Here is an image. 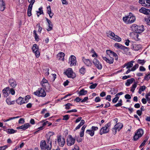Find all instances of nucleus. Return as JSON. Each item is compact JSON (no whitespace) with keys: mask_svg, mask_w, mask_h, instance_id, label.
Segmentation results:
<instances>
[{"mask_svg":"<svg viewBox=\"0 0 150 150\" xmlns=\"http://www.w3.org/2000/svg\"><path fill=\"white\" fill-rule=\"evenodd\" d=\"M123 20L126 23L130 24L134 22L136 20V18L135 16L130 13L128 16L123 17Z\"/></svg>","mask_w":150,"mask_h":150,"instance_id":"f257e3e1","label":"nucleus"},{"mask_svg":"<svg viewBox=\"0 0 150 150\" xmlns=\"http://www.w3.org/2000/svg\"><path fill=\"white\" fill-rule=\"evenodd\" d=\"M34 94L38 97H44L46 95V93L44 90L42 88H40L38 90L35 92Z\"/></svg>","mask_w":150,"mask_h":150,"instance_id":"f03ea898","label":"nucleus"},{"mask_svg":"<svg viewBox=\"0 0 150 150\" xmlns=\"http://www.w3.org/2000/svg\"><path fill=\"white\" fill-rule=\"evenodd\" d=\"M111 124L109 122L106 124L104 127L101 128L100 130V134L102 135L103 134L108 133L109 131V127L110 126Z\"/></svg>","mask_w":150,"mask_h":150,"instance_id":"7ed1b4c3","label":"nucleus"},{"mask_svg":"<svg viewBox=\"0 0 150 150\" xmlns=\"http://www.w3.org/2000/svg\"><path fill=\"white\" fill-rule=\"evenodd\" d=\"M64 73L69 78H74L76 76L75 74L73 72L71 68H68L64 72Z\"/></svg>","mask_w":150,"mask_h":150,"instance_id":"20e7f679","label":"nucleus"},{"mask_svg":"<svg viewBox=\"0 0 150 150\" xmlns=\"http://www.w3.org/2000/svg\"><path fill=\"white\" fill-rule=\"evenodd\" d=\"M108 36L110 38L118 42L121 41V39L118 36L115 35L114 33L111 31H110L108 34Z\"/></svg>","mask_w":150,"mask_h":150,"instance_id":"39448f33","label":"nucleus"},{"mask_svg":"<svg viewBox=\"0 0 150 150\" xmlns=\"http://www.w3.org/2000/svg\"><path fill=\"white\" fill-rule=\"evenodd\" d=\"M42 86L47 90H49L50 89V86L47 80L44 78L41 82Z\"/></svg>","mask_w":150,"mask_h":150,"instance_id":"423d86ee","label":"nucleus"},{"mask_svg":"<svg viewBox=\"0 0 150 150\" xmlns=\"http://www.w3.org/2000/svg\"><path fill=\"white\" fill-rule=\"evenodd\" d=\"M75 142V139L73 138L71 135H69L67 139V144L68 146H71L73 145Z\"/></svg>","mask_w":150,"mask_h":150,"instance_id":"0eeeda50","label":"nucleus"},{"mask_svg":"<svg viewBox=\"0 0 150 150\" xmlns=\"http://www.w3.org/2000/svg\"><path fill=\"white\" fill-rule=\"evenodd\" d=\"M76 57L73 55H71L69 58V63L70 64V66L72 67L76 65Z\"/></svg>","mask_w":150,"mask_h":150,"instance_id":"6e6552de","label":"nucleus"},{"mask_svg":"<svg viewBox=\"0 0 150 150\" xmlns=\"http://www.w3.org/2000/svg\"><path fill=\"white\" fill-rule=\"evenodd\" d=\"M144 133L143 130L142 129H139L137 132H136L134 137V140L135 141L137 140L139 138L141 137L143 135Z\"/></svg>","mask_w":150,"mask_h":150,"instance_id":"1a4fd4ad","label":"nucleus"},{"mask_svg":"<svg viewBox=\"0 0 150 150\" xmlns=\"http://www.w3.org/2000/svg\"><path fill=\"white\" fill-rule=\"evenodd\" d=\"M57 138L58 144L61 147H63L65 143L64 138L62 137L60 135L57 136Z\"/></svg>","mask_w":150,"mask_h":150,"instance_id":"9d476101","label":"nucleus"},{"mask_svg":"<svg viewBox=\"0 0 150 150\" xmlns=\"http://www.w3.org/2000/svg\"><path fill=\"white\" fill-rule=\"evenodd\" d=\"M32 49L36 57H38L40 55V53L38 50V47L37 45L36 44H34L32 47Z\"/></svg>","mask_w":150,"mask_h":150,"instance_id":"9b49d317","label":"nucleus"},{"mask_svg":"<svg viewBox=\"0 0 150 150\" xmlns=\"http://www.w3.org/2000/svg\"><path fill=\"white\" fill-rule=\"evenodd\" d=\"M93 62L96 67L99 69H101L102 67L101 63L98 60L96 59H94L93 60Z\"/></svg>","mask_w":150,"mask_h":150,"instance_id":"f8f14e48","label":"nucleus"},{"mask_svg":"<svg viewBox=\"0 0 150 150\" xmlns=\"http://www.w3.org/2000/svg\"><path fill=\"white\" fill-rule=\"evenodd\" d=\"M17 103L19 105H22L28 102L27 98L19 97L16 100Z\"/></svg>","mask_w":150,"mask_h":150,"instance_id":"ddd939ff","label":"nucleus"},{"mask_svg":"<svg viewBox=\"0 0 150 150\" xmlns=\"http://www.w3.org/2000/svg\"><path fill=\"white\" fill-rule=\"evenodd\" d=\"M139 11L140 12L146 15H150V10L144 7H142L139 10Z\"/></svg>","mask_w":150,"mask_h":150,"instance_id":"4468645a","label":"nucleus"},{"mask_svg":"<svg viewBox=\"0 0 150 150\" xmlns=\"http://www.w3.org/2000/svg\"><path fill=\"white\" fill-rule=\"evenodd\" d=\"M82 61L87 66L90 67L92 65V64L91 62L88 59H86L84 57H83Z\"/></svg>","mask_w":150,"mask_h":150,"instance_id":"2eb2a0df","label":"nucleus"},{"mask_svg":"<svg viewBox=\"0 0 150 150\" xmlns=\"http://www.w3.org/2000/svg\"><path fill=\"white\" fill-rule=\"evenodd\" d=\"M2 92L4 96L6 97L9 95L10 93L9 87H7L5 88L2 90Z\"/></svg>","mask_w":150,"mask_h":150,"instance_id":"dca6fc26","label":"nucleus"},{"mask_svg":"<svg viewBox=\"0 0 150 150\" xmlns=\"http://www.w3.org/2000/svg\"><path fill=\"white\" fill-rule=\"evenodd\" d=\"M106 52L107 54L115 57L116 60H117L118 59L117 55V54L114 52L110 50H107L106 51Z\"/></svg>","mask_w":150,"mask_h":150,"instance_id":"f3484780","label":"nucleus"},{"mask_svg":"<svg viewBox=\"0 0 150 150\" xmlns=\"http://www.w3.org/2000/svg\"><path fill=\"white\" fill-rule=\"evenodd\" d=\"M102 58L106 62L109 64H112L113 63L114 58L112 57H110V58L108 59L105 57H102Z\"/></svg>","mask_w":150,"mask_h":150,"instance_id":"a211bd4d","label":"nucleus"},{"mask_svg":"<svg viewBox=\"0 0 150 150\" xmlns=\"http://www.w3.org/2000/svg\"><path fill=\"white\" fill-rule=\"evenodd\" d=\"M114 47L117 49H121L122 50H125L126 49H128V48L124 46H123L121 44L119 43H116L114 44Z\"/></svg>","mask_w":150,"mask_h":150,"instance_id":"6ab92c4d","label":"nucleus"},{"mask_svg":"<svg viewBox=\"0 0 150 150\" xmlns=\"http://www.w3.org/2000/svg\"><path fill=\"white\" fill-rule=\"evenodd\" d=\"M30 126V125L29 123H25L24 125L17 127V129H22L24 130L28 129Z\"/></svg>","mask_w":150,"mask_h":150,"instance_id":"aec40b11","label":"nucleus"},{"mask_svg":"<svg viewBox=\"0 0 150 150\" xmlns=\"http://www.w3.org/2000/svg\"><path fill=\"white\" fill-rule=\"evenodd\" d=\"M137 29V30L136 33H139L142 32L144 30V26L142 25L141 26H138Z\"/></svg>","mask_w":150,"mask_h":150,"instance_id":"412c9836","label":"nucleus"},{"mask_svg":"<svg viewBox=\"0 0 150 150\" xmlns=\"http://www.w3.org/2000/svg\"><path fill=\"white\" fill-rule=\"evenodd\" d=\"M5 8V4L3 0L0 1V10L3 11Z\"/></svg>","mask_w":150,"mask_h":150,"instance_id":"4be33fe9","label":"nucleus"},{"mask_svg":"<svg viewBox=\"0 0 150 150\" xmlns=\"http://www.w3.org/2000/svg\"><path fill=\"white\" fill-rule=\"evenodd\" d=\"M10 86L12 87L15 88L17 83L13 79H10L9 80Z\"/></svg>","mask_w":150,"mask_h":150,"instance_id":"5701e85b","label":"nucleus"},{"mask_svg":"<svg viewBox=\"0 0 150 150\" xmlns=\"http://www.w3.org/2000/svg\"><path fill=\"white\" fill-rule=\"evenodd\" d=\"M46 145V142L45 140H42L40 143V147L41 149H45Z\"/></svg>","mask_w":150,"mask_h":150,"instance_id":"b1692460","label":"nucleus"},{"mask_svg":"<svg viewBox=\"0 0 150 150\" xmlns=\"http://www.w3.org/2000/svg\"><path fill=\"white\" fill-rule=\"evenodd\" d=\"M115 127L117 129L118 131H120L123 127V125L122 123L119 122L115 125Z\"/></svg>","mask_w":150,"mask_h":150,"instance_id":"393cba45","label":"nucleus"},{"mask_svg":"<svg viewBox=\"0 0 150 150\" xmlns=\"http://www.w3.org/2000/svg\"><path fill=\"white\" fill-rule=\"evenodd\" d=\"M134 81V79L133 78L127 79L125 83V85L127 86H129Z\"/></svg>","mask_w":150,"mask_h":150,"instance_id":"a878e982","label":"nucleus"},{"mask_svg":"<svg viewBox=\"0 0 150 150\" xmlns=\"http://www.w3.org/2000/svg\"><path fill=\"white\" fill-rule=\"evenodd\" d=\"M86 127V126L84 125L81 128V130L80 133V137H82L83 136L84 131Z\"/></svg>","mask_w":150,"mask_h":150,"instance_id":"bb28decb","label":"nucleus"},{"mask_svg":"<svg viewBox=\"0 0 150 150\" xmlns=\"http://www.w3.org/2000/svg\"><path fill=\"white\" fill-rule=\"evenodd\" d=\"M142 46L140 45L134 44L133 46L134 50L136 51H137L141 48Z\"/></svg>","mask_w":150,"mask_h":150,"instance_id":"cd10ccee","label":"nucleus"},{"mask_svg":"<svg viewBox=\"0 0 150 150\" xmlns=\"http://www.w3.org/2000/svg\"><path fill=\"white\" fill-rule=\"evenodd\" d=\"M47 13L49 14L50 17L52 18L53 15V13L51 12L50 6H48L47 7Z\"/></svg>","mask_w":150,"mask_h":150,"instance_id":"c85d7f7f","label":"nucleus"},{"mask_svg":"<svg viewBox=\"0 0 150 150\" xmlns=\"http://www.w3.org/2000/svg\"><path fill=\"white\" fill-rule=\"evenodd\" d=\"M52 148V141L51 140L50 142L48 144H46L45 149L47 150H50Z\"/></svg>","mask_w":150,"mask_h":150,"instance_id":"c756f323","label":"nucleus"},{"mask_svg":"<svg viewBox=\"0 0 150 150\" xmlns=\"http://www.w3.org/2000/svg\"><path fill=\"white\" fill-rule=\"evenodd\" d=\"M134 62L133 61H132L129 62L127 63V67L126 69H129L130 68L132 67L133 66V63Z\"/></svg>","mask_w":150,"mask_h":150,"instance_id":"7c9ffc66","label":"nucleus"},{"mask_svg":"<svg viewBox=\"0 0 150 150\" xmlns=\"http://www.w3.org/2000/svg\"><path fill=\"white\" fill-rule=\"evenodd\" d=\"M6 103L9 105L14 104V102L13 101H11V98H8L6 100Z\"/></svg>","mask_w":150,"mask_h":150,"instance_id":"2f4dec72","label":"nucleus"},{"mask_svg":"<svg viewBox=\"0 0 150 150\" xmlns=\"http://www.w3.org/2000/svg\"><path fill=\"white\" fill-rule=\"evenodd\" d=\"M32 7H31V5H29L27 12L28 15L29 16H30L32 15L31 11L32 9Z\"/></svg>","mask_w":150,"mask_h":150,"instance_id":"473e14b6","label":"nucleus"},{"mask_svg":"<svg viewBox=\"0 0 150 150\" xmlns=\"http://www.w3.org/2000/svg\"><path fill=\"white\" fill-rule=\"evenodd\" d=\"M87 93V91L86 90H84L83 89L81 90L79 93V96L84 95Z\"/></svg>","mask_w":150,"mask_h":150,"instance_id":"72a5a7b5","label":"nucleus"},{"mask_svg":"<svg viewBox=\"0 0 150 150\" xmlns=\"http://www.w3.org/2000/svg\"><path fill=\"white\" fill-rule=\"evenodd\" d=\"M146 87L145 86H141L139 89L138 93L141 94L142 91H144L146 89Z\"/></svg>","mask_w":150,"mask_h":150,"instance_id":"f704fd0d","label":"nucleus"},{"mask_svg":"<svg viewBox=\"0 0 150 150\" xmlns=\"http://www.w3.org/2000/svg\"><path fill=\"white\" fill-rule=\"evenodd\" d=\"M86 133L89 134L91 136H93L94 134V131H92V130H87L86 131Z\"/></svg>","mask_w":150,"mask_h":150,"instance_id":"c9c22d12","label":"nucleus"},{"mask_svg":"<svg viewBox=\"0 0 150 150\" xmlns=\"http://www.w3.org/2000/svg\"><path fill=\"white\" fill-rule=\"evenodd\" d=\"M137 83H134L131 87V89L130 91L133 93L134 92L135 89L137 86Z\"/></svg>","mask_w":150,"mask_h":150,"instance_id":"e433bc0d","label":"nucleus"},{"mask_svg":"<svg viewBox=\"0 0 150 150\" xmlns=\"http://www.w3.org/2000/svg\"><path fill=\"white\" fill-rule=\"evenodd\" d=\"M16 132V130H15L13 129H7V133L9 134L14 133Z\"/></svg>","mask_w":150,"mask_h":150,"instance_id":"4c0bfd02","label":"nucleus"},{"mask_svg":"<svg viewBox=\"0 0 150 150\" xmlns=\"http://www.w3.org/2000/svg\"><path fill=\"white\" fill-rule=\"evenodd\" d=\"M138 26V25H137L134 24L131 26V28L132 30L136 32L137 28V27Z\"/></svg>","mask_w":150,"mask_h":150,"instance_id":"58836bf2","label":"nucleus"},{"mask_svg":"<svg viewBox=\"0 0 150 150\" xmlns=\"http://www.w3.org/2000/svg\"><path fill=\"white\" fill-rule=\"evenodd\" d=\"M91 85L89 86V88L91 89L95 88L98 85L97 83H91Z\"/></svg>","mask_w":150,"mask_h":150,"instance_id":"ea45409f","label":"nucleus"},{"mask_svg":"<svg viewBox=\"0 0 150 150\" xmlns=\"http://www.w3.org/2000/svg\"><path fill=\"white\" fill-rule=\"evenodd\" d=\"M145 4H144L143 6L146 7H150V0H145Z\"/></svg>","mask_w":150,"mask_h":150,"instance_id":"a19ab883","label":"nucleus"},{"mask_svg":"<svg viewBox=\"0 0 150 150\" xmlns=\"http://www.w3.org/2000/svg\"><path fill=\"white\" fill-rule=\"evenodd\" d=\"M122 100L121 99L120 100L118 101V103L114 105V106L116 107H118L121 106L122 105Z\"/></svg>","mask_w":150,"mask_h":150,"instance_id":"79ce46f5","label":"nucleus"},{"mask_svg":"<svg viewBox=\"0 0 150 150\" xmlns=\"http://www.w3.org/2000/svg\"><path fill=\"white\" fill-rule=\"evenodd\" d=\"M39 11H37V16L39 17V15L43 13V11L42 10V8H39Z\"/></svg>","mask_w":150,"mask_h":150,"instance_id":"37998d69","label":"nucleus"},{"mask_svg":"<svg viewBox=\"0 0 150 150\" xmlns=\"http://www.w3.org/2000/svg\"><path fill=\"white\" fill-rule=\"evenodd\" d=\"M149 138V137H147L146 138V139L144 140V141L141 144V145L139 147V148H142V147L144 146L146 142L148 139V138Z\"/></svg>","mask_w":150,"mask_h":150,"instance_id":"c03bdc74","label":"nucleus"},{"mask_svg":"<svg viewBox=\"0 0 150 150\" xmlns=\"http://www.w3.org/2000/svg\"><path fill=\"white\" fill-rule=\"evenodd\" d=\"M137 62L140 64L143 65L145 63V61L144 59L141 60L139 59L137 60Z\"/></svg>","mask_w":150,"mask_h":150,"instance_id":"a18cd8bd","label":"nucleus"},{"mask_svg":"<svg viewBox=\"0 0 150 150\" xmlns=\"http://www.w3.org/2000/svg\"><path fill=\"white\" fill-rule=\"evenodd\" d=\"M65 56V54L64 53L62 52H60L57 55L58 57H60L62 58V59H64V57Z\"/></svg>","mask_w":150,"mask_h":150,"instance_id":"49530a36","label":"nucleus"},{"mask_svg":"<svg viewBox=\"0 0 150 150\" xmlns=\"http://www.w3.org/2000/svg\"><path fill=\"white\" fill-rule=\"evenodd\" d=\"M79 71L81 74H83L85 73V69L83 67H82L80 69Z\"/></svg>","mask_w":150,"mask_h":150,"instance_id":"de8ad7c7","label":"nucleus"},{"mask_svg":"<svg viewBox=\"0 0 150 150\" xmlns=\"http://www.w3.org/2000/svg\"><path fill=\"white\" fill-rule=\"evenodd\" d=\"M72 105L70 103H68L65 105V108L66 109L68 110L70 108V106H72Z\"/></svg>","mask_w":150,"mask_h":150,"instance_id":"09e8293b","label":"nucleus"},{"mask_svg":"<svg viewBox=\"0 0 150 150\" xmlns=\"http://www.w3.org/2000/svg\"><path fill=\"white\" fill-rule=\"evenodd\" d=\"M139 65L138 64H136L134 65L133 67L131 69V71H134L136 70L137 68H138Z\"/></svg>","mask_w":150,"mask_h":150,"instance_id":"8fccbe9b","label":"nucleus"},{"mask_svg":"<svg viewBox=\"0 0 150 150\" xmlns=\"http://www.w3.org/2000/svg\"><path fill=\"white\" fill-rule=\"evenodd\" d=\"M51 137V135H50L49 136H46V138L47 139L46 142H47V144H49V143L51 141L50 140Z\"/></svg>","mask_w":150,"mask_h":150,"instance_id":"3c124183","label":"nucleus"},{"mask_svg":"<svg viewBox=\"0 0 150 150\" xmlns=\"http://www.w3.org/2000/svg\"><path fill=\"white\" fill-rule=\"evenodd\" d=\"M145 21L148 25H150V16L147 18H145Z\"/></svg>","mask_w":150,"mask_h":150,"instance_id":"603ef678","label":"nucleus"},{"mask_svg":"<svg viewBox=\"0 0 150 150\" xmlns=\"http://www.w3.org/2000/svg\"><path fill=\"white\" fill-rule=\"evenodd\" d=\"M119 98V97L118 96H115V97L112 100V102L113 103H116L117 101Z\"/></svg>","mask_w":150,"mask_h":150,"instance_id":"864d4df0","label":"nucleus"},{"mask_svg":"<svg viewBox=\"0 0 150 150\" xmlns=\"http://www.w3.org/2000/svg\"><path fill=\"white\" fill-rule=\"evenodd\" d=\"M117 130V128L115 127V126H114V127H113L112 128V132L113 134H115L116 133Z\"/></svg>","mask_w":150,"mask_h":150,"instance_id":"5fc2aeb1","label":"nucleus"},{"mask_svg":"<svg viewBox=\"0 0 150 150\" xmlns=\"http://www.w3.org/2000/svg\"><path fill=\"white\" fill-rule=\"evenodd\" d=\"M28 2L30 3L29 5H31V7H32L33 4L35 2V0H28Z\"/></svg>","mask_w":150,"mask_h":150,"instance_id":"6e6d98bb","label":"nucleus"},{"mask_svg":"<svg viewBox=\"0 0 150 150\" xmlns=\"http://www.w3.org/2000/svg\"><path fill=\"white\" fill-rule=\"evenodd\" d=\"M150 78V76L149 74L146 75L144 77V80L148 81Z\"/></svg>","mask_w":150,"mask_h":150,"instance_id":"4d7b16f0","label":"nucleus"},{"mask_svg":"<svg viewBox=\"0 0 150 150\" xmlns=\"http://www.w3.org/2000/svg\"><path fill=\"white\" fill-rule=\"evenodd\" d=\"M48 27L47 28V30L48 31H50L52 30V25H48Z\"/></svg>","mask_w":150,"mask_h":150,"instance_id":"13d9d810","label":"nucleus"},{"mask_svg":"<svg viewBox=\"0 0 150 150\" xmlns=\"http://www.w3.org/2000/svg\"><path fill=\"white\" fill-rule=\"evenodd\" d=\"M139 3L142 4V6L144 4H145V0H139Z\"/></svg>","mask_w":150,"mask_h":150,"instance_id":"bf43d9fd","label":"nucleus"},{"mask_svg":"<svg viewBox=\"0 0 150 150\" xmlns=\"http://www.w3.org/2000/svg\"><path fill=\"white\" fill-rule=\"evenodd\" d=\"M69 119V117L68 115H66L63 116V120H67Z\"/></svg>","mask_w":150,"mask_h":150,"instance_id":"052dcab7","label":"nucleus"},{"mask_svg":"<svg viewBox=\"0 0 150 150\" xmlns=\"http://www.w3.org/2000/svg\"><path fill=\"white\" fill-rule=\"evenodd\" d=\"M25 122L24 119L23 118H20L18 122V123L20 124H23Z\"/></svg>","mask_w":150,"mask_h":150,"instance_id":"680f3d73","label":"nucleus"},{"mask_svg":"<svg viewBox=\"0 0 150 150\" xmlns=\"http://www.w3.org/2000/svg\"><path fill=\"white\" fill-rule=\"evenodd\" d=\"M139 70L140 71H144L146 70V69L144 67L141 66L139 67Z\"/></svg>","mask_w":150,"mask_h":150,"instance_id":"e2e57ef3","label":"nucleus"},{"mask_svg":"<svg viewBox=\"0 0 150 150\" xmlns=\"http://www.w3.org/2000/svg\"><path fill=\"white\" fill-rule=\"evenodd\" d=\"M10 93L12 95H14L15 93V90L13 88H11L10 89Z\"/></svg>","mask_w":150,"mask_h":150,"instance_id":"0e129e2a","label":"nucleus"},{"mask_svg":"<svg viewBox=\"0 0 150 150\" xmlns=\"http://www.w3.org/2000/svg\"><path fill=\"white\" fill-rule=\"evenodd\" d=\"M49 68H47L45 70V75L46 76H48L49 74Z\"/></svg>","mask_w":150,"mask_h":150,"instance_id":"69168bd1","label":"nucleus"},{"mask_svg":"<svg viewBox=\"0 0 150 150\" xmlns=\"http://www.w3.org/2000/svg\"><path fill=\"white\" fill-rule=\"evenodd\" d=\"M125 98L127 99H130L131 98V96L130 95L128 94H127L125 96Z\"/></svg>","mask_w":150,"mask_h":150,"instance_id":"338daca9","label":"nucleus"},{"mask_svg":"<svg viewBox=\"0 0 150 150\" xmlns=\"http://www.w3.org/2000/svg\"><path fill=\"white\" fill-rule=\"evenodd\" d=\"M72 150H79V147L77 145H75Z\"/></svg>","mask_w":150,"mask_h":150,"instance_id":"774afa93","label":"nucleus"}]
</instances>
